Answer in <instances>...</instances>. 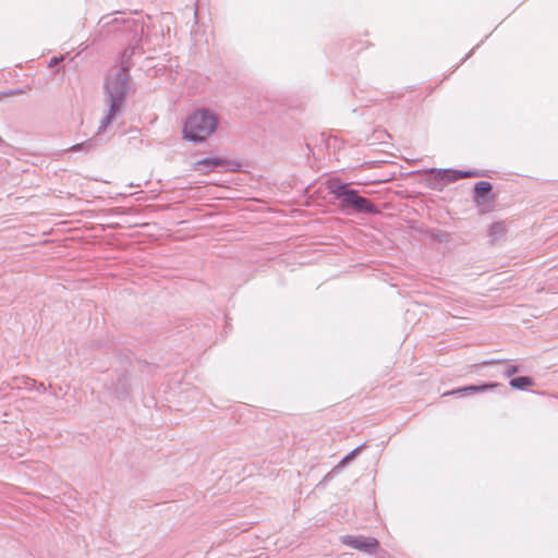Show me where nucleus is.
<instances>
[{"label":"nucleus","instance_id":"f257e3e1","mask_svg":"<svg viewBox=\"0 0 558 558\" xmlns=\"http://www.w3.org/2000/svg\"><path fill=\"white\" fill-rule=\"evenodd\" d=\"M130 89V64L123 61L122 66L111 69L106 75L104 90L105 101L109 106V110L100 121L98 134L104 132L122 110Z\"/></svg>","mask_w":558,"mask_h":558},{"label":"nucleus","instance_id":"f03ea898","mask_svg":"<svg viewBox=\"0 0 558 558\" xmlns=\"http://www.w3.org/2000/svg\"><path fill=\"white\" fill-rule=\"evenodd\" d=\"M329 193L339 202V208L345 214L378 215L379 209L349 183L331 182Z\"/></svg>","mask_w":558,"mask_h":558},{"label":"nucleus","instance_id":"7ed1b4c3","mask_svg":"<svg viewBox=\"0 0 558 558\" xmlns=\"http://www.w3.org/2000/svg\"><path fill=\"white\" fill-rule=\"evenodd\" d=\"M218 116L207 108H201L190 113L184 122L183 138L194 144L203 143L218 126Z\"/></svg>","mask_w":558,"mask_h":558},{"label":"nucleus","instance_id":"20e7f679","mask_svg":"<svg viewBox=\"0 0 558 558\" xmlns=\"http://www.w3.org/2000/svg\"><path fill=\"white\" fill-rule=\"evenodd\" d=\"M430 177L428 178V186L433 190H441V187L451 182L460 179L476 178L483 174L472 170H452V169H430L428 170Z\"/></svg>","mask_w":558,"mask_h":558},{"label":"nucleus","instance_id":"39448f33","mask_svg":"<svg viewBox=\"0 0 558 558\" xmlns=\"http://www.w3.org/2000/svg\"><path fill=\"white\" fill-rule=\"evenodd\" d=\"M123 28L125 31H130L132 33V39L135 41V45L128 47L122 56H121V64L122 62L126 61L130 64V69L132 68V56L136 52L138 49V43L142 40V36L144 33V24L135 19H128L123 20Z\"/></svg>","mask_w":558,"mask_h":558},{"label":"nucleus","instance_id":"423d86ee","mask_svg":"<svg viewBox=\"0 0 558 558\" xmlns=\"http://www.w3.org/2000/svg\"><path fill=\"white\" fill-rule=\"evenodd\" d=\"M217 167H225L230 171H239L241 163L220 157H206L193 163V170L204 174L211 172Z\"/></svg>","mask_w":558,"mask_h":558},{"label":"nucleus","instance_id":"0eeeda50","mask_svg":"<svg viewBox=\"0 0 558 558\" xmlns=\"http://www.w3.org/2000/svg\"><path fill=\"white\" fill-rule=\"evenodd\" d=\"M341 542L343 545L368 554L379 546V542L375 537L344 535L341 537Z\"/></svg>","mask_w":558,"mask_h":558},{"label":"nucleus","instance_id":"6e6552de","mask_svg":"<svg viewBox=\"0 0 558 558\" xmlns=\"http://www.w3.org/2000/svg\"><path fill=\"white\" fill-rule=\"evenodd\" d=\"M497 386H499V384H497V383H486V384H482V385H470V386L457 388L450 392H447L446 395L470 396V395L476 393V392L488 391Z\"/></svg>","mask_w":558,"mask_h":558},{"label":"nucleus","instance_id":"1a4fd4ad","mask_svg":"<svg viewBox=\"0 0 558 558\" xmlns=\"http://www.w3.org/2000/svg\"><path fill=\"white\" fill-rule=\"evenodd\" d=\"M493 185L488 181H478L474 185L473 190V198L474 202L480 204L482 201H484L487 195L492 192Z\"/></svg>","mask_w":558,"mask_h":558},{"label":"nucleus","instance_id":"9d476101","mask_svg":"<svg viewBox=\"0 0 558 558\" xmlns=\"http://www.w3.org/2000/svg\"><path fill=\"white\" fill-rule=\"evenodd\" d=\"M509 384L513 389L525 390V389H527V387H530L534 384V380L532 377H529V376H518V377H512L510 379Z\"/></svg>","mask_w":558,"mask_h":558},{"label":"nucleus","instance_id":"9b49d317","mask_svg":"<svg viewBox=\"0 0 558 558\" xmlns=\"http://www.w3.org/2000/svg\"><path fill=\"white\" fill-rule=\"evenodd\" d=\"M506 233V227L502 222H494L489 227V236L493 241H497Z\"/></svg>","mask_w":558,"mask_h":558},{"label":"nucleus","instance_id":"f8f14e48","mask_svg":"<svg viewBox=\"0 0 558 558\" xmlns=\"http://www.w3.org/2000/svg\"><path fill=\"white\" fill-rule=\"evenodd\" d=\"M95 146H96V141L94 138H90L83 143L75 144V145L71 146L70 148H68V150L74 151V153H76V151L88 153Z\"/></svg>","mask_w":558,"mask_h":558},{"label":"nucleus","instance_id":"ddd939ff","mask_svg":"<svg viewBox=\"0 0 558 558\" xmlns=\"http://www.w3.org/2000/svg\"><path fill=\"white\" fill-rule=\"evenodd\" d=\"M15 388H25L27 390H34L35 386L37 385V381L29 377H22V378H14Z\"/></svg>","mask_w":558,"mask_h":558},{"label":"nucleus","instance_id":"4468645a","mask_svg":"<svg viewBox=\"0 0 558 558\" xmlns=\"http://www.w3.org/2000/svg\"><path fill=\"white\" fill-rule=\"evenodd\" d=\"M363 446H359L356 447L355 449H353L351 452H349L345 457L342 458V460L339 462V464L337 465V468H343L349 462H351L356 456L357 453L360 452L361 448Z\"/></svg>","mask_w":558,"mask_h":558},{"label":"nucleus","instance_id":"2eb2a0df","mask_svg":"<svg viewBox=\"0 0 558 558\" xmlns=\"http://www.w3.org/2000/svg\"><path fill=\"white\" fill-rule=\"evenodd\" d=\"M430 238L437 242H442L447 239V234L440 230L430 231Z\"/></svg>","mask_w":558,"mask_h":558},{"label":"nucleus","instance_id":"dca6fc26","mask_svg":"<svg viewBox=\"0 0 558 558\" xmlns=\"http://www.w3.org/2000/svg\"><path fill=\"white\" fill-rule=\"evenodd\" d=\"M519 371V367L517 365H509L505 372H504V375L506 377H511L512 375H514L517 372Z\"/></svg>","mask_w":558,"mask_h":558},{"label":"nucleus","instance_id":"f3484780","mask_svg":"<svg viewBox=\"0 0 558 558\" xmlns=\"http://www.w3.org/2000/svg\"><path fill=\"white\" fill-rule=\"evenodd\" d=\"M46 389L47 388L43 383H37V385L34 388V390H37V391H46Z\"/></svg>","mask_w":558,"mask_h":558},{"label":"nucleus","instance_id":"a211bd4d","mask_svg":"<svg viewBox=\"0 0 558 558\" xmlns=\"http://www.w3.org/2000/svg\"><path fill=\"white\" fill-rule=\"evenodd\" d=\"M60 60H62V58H57V57L52 58L49 62V66L50 68L54 66L56 64H58L60 62Z\"/></svg>","mask_w":558,"mask_h":558},{"label":"nucleus","instance_id":"6ab92c4d","mask_svg":"<svg viewBox=\"0 0 558 558\" xmlns=\"http://www.w3.org/2000/svg\"><path fill=\"white\" fill-rule=\"evenodd\" d=\"M22 90L21 89H15V90H11L8 93V95H17V94H21Z\"/></svg>","mask_w":558,"mask_h":558}]
</instances>
